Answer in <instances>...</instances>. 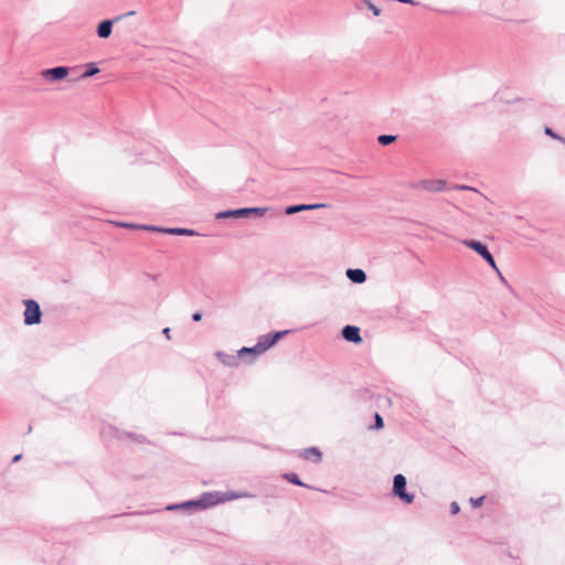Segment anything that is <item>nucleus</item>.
<instances>
[{"label":"nucleus","mask_w":565,"mask_h":565,"mask_svg":"<svg viewBox=\"0 0 565 565\" xmlns=\"http://www.w3.org/2000/svg\"><path fill=\"white\" fill-rule=\"evenodd\" d=\"M225 498L221 497L220 492H204L199 500H189L179 504H170L166 509L168 511L174 510H193V509H206L213 507L220 502H224Z\"/></svg>","instance_id":"1"},{"label":"nucleus","mask_w":565,"mask_h":565,"mask_svg":"<svg viewBox=\"0 0 565 565\" xmlns=\"http://www.w3.org/2000/svg\"><path fill=\"white\" fill-rule=\"evenodd\" d=\"M461 243L475 250L478 255H480L486 263L491 266L495 271L499 273V268L497 267L495 260L492 254L489 252L487 245L476 239H462Z\"/></svg>","instance_id":"2"},{"label":"nucleus","mask_w":565,"mask_h":565,"mask_svg":"<svg viewBox=\"0 0 565 565\" xmlns=\"http://www.w3.org/2000/svg\"><path fill=\"white\" fill-rule=\"evenodd\" d=\"M406 486L407 480L405 476H403L402 473H397L394 476L392 490L393 494L403 502L411 504L414 501L415 495L406 491Z\"/></svg>","instance_id":"3"},{"label":"nucleus","mask_w":565,"mask_h":565,"mask_svg":"<svg viewBox=\"0 0 565 565\" xmlns=\"http://www.w3.org/2000/svg\"><path fill=\"white\" fill-rule=\"evenodd\" d=\"M23 303L25 306V310L23 313L24 323L26 326L39 324L42 319V311L40 305L33 299L24 300Z\"/></svg>","instance_id":"4"},{"label":"nucleus","mask_w":565,"mask_h":565,"mask_svg":"<svg viewBox=\"0 0 565 565\" xmlns=\"http://www.w3.org/2000/svg\"><path fill=\"white\" fill-rule=\"evenodd\" d=\"M289 333V330L277 331L274 333H266L258 338L257 349L262 352H266L269 348L276 344L284 335Z\"/></svg>","instance_id":"5"},{"label":"nucleus","mask_w":565,"mask_h":565,"mask_svg":"<svg viewBox=\"0 0 565 565\" xmlns=\"http://www.w3.org/2000/svg\"><path fill=\"white\" fill-rule=\"evenodd\" d=\"M414 189H422L428 192H443L446 190V181L444 180H422L412 184Z\"/></svg>","instance_id":"6"},{"label":"nucleus","mask_w":565,"mask_h":565,"mask_svg":"<svg viewBox=\"0 0 565 565\" xmlns=\"http://www.w3.org/2000/svg\"><path fill=\"white\" fill-rule=\"evenodd\" d=\"M68 74V68L66 66H56L52 68H46L41 72V76L49 82H57L65 78Z\"/></svg>","instance_id":"7"},{"label":"nucleus","mask_w":565,"mask_h":565,"mask_svg":"<svg viewBox=\"0 0 565 565\" xmlns=\"http://www.w3.org/2000/svg\"><path fill=\"white\" fill-rule=\"evenodd\" d=\"M145 228H146L147 231L160 232V233H168V234H173V235H186V236H192V235H195V234H196L193 230L182 228V227H170V228H166V227H157V226H145Z\"/></svg>","instance_id":"8"},{"label":"nucleus","mask_w":565,"mask_h":565,"mask_svg":"<svg viewBox=\"0 0 565 565\" xmlns=\"http://www.w3.org/2000/svg\"><path fill=\"white\" fill-rule=\"evenodd\" d=\"M121 17H117L114 20L107 19L102 21L97 26V35L102 39H107L110 36L113 31V25L116 21H119Z\"/></svg>","instance_id":"9"},{"label":"nucleus","mask_w":565,"mask_h":565,"mask_svg":"<svg viewBox=\"0 0 565 565\" xmlns=\"http://www.w3.org/2000/svg\"><path fill=\"white\" fill-rule=\"evenodd\" d=\"M342 337L349 341V342H353V343H360L362 342V338L360 335V328L355 327V326H345L343 329H342Z\"/></svg>","instance_id":"10"},{"label":"nucleus","mask_w":565,"mask_h":565,"mask_svg":"<svg viewBox=\"0 0 565 565\" xmlns=\"http://www.w3.org/2000/svg\"><path fill=\"white\" fill-rule=\"evenodd\" d=\"M327 205L323 203H316V204H297V205H289L286 207L285 213L288 215L302 212V211H312L321 207H326Z\"/></svg>","instance_id":"11"},{"label":"nucleus","mask_w":565,"mask_h":565,"mask_svg":"<svg viewBox=\"0 0 565 565\" xmlns=\"http://www.w3.org/2000/svg\"><path fill=\"white\" fill-rule=\"evenodd\" d=\"M347 277L354 284H363L366 280V274L360 268H350L347 270Z\"/></svg>","instance_id":"12"},{"label":"nucleus","mask_w":565,"mask_h":565,"mask_svg":"<svg viewBox=\"0 0 565 565\" xmlns=\"http://www.w3.org/2000/svg\"><path fill=\"white\" fill-rule=\"evenodd\" d=\"M245 210L246 207L222 211L216 214V218L245 217L247 216V212Z\"/></svg>","instance_id":"13"},{"label":"nucleus","mask_w":565,"mask_h":565,"mask_svg":"<svg viewBox=\"0 0 565 565\" xmlns=\"http://www.w3.org/2000/svg\"><path fill=\"white\" fill-rule=\"evenodd\" d=\"M302 457L306 460H313L315 462H320L322 459V454L318 448L310 447L303 450Z\"/></svg>","instance_id":"14"},{"label":"nucleus","mask_w":565,"mask_h":565,"mask_svg":"<svg viewBox=\"0 0 565 565\" xmlns=\"http://www.w3.org/2000/svg\"><path fill=\"white\" fill-rule=\"evenodd\" d=\"M216 358L224 364V365H227V366H236L237 365V360H238V355H232V354H226L224 352H216Z\"/></svg>","instance_id":"15"},{"label":"nucleus","mask_w":565,"mask_h":565,"mask_svg":"<svg viewBox=\"0 0 565 565\" xmlns=\"http://www.w3.org/2000/svg\"><path fill=\"white\" fill-rule=\"evenodd\" d=\"M238 356H244L245 354H254L255 356H258L262 354V352L257 349V343L254 347L247 348L244 347L237 351Z\"/></svg>","instance_id":"16"},{"label":"nucleus","mask_w":565,"mask_h":565,"mask_svg":"<svg viewBox=\"0 0 565 565\" xmlns=\"http://www.w3.org/2000/svg\"><path fill=\"white\" fill-rule=\"evenodd\" d=\"M284 478H285L286 480H288V481H289L290 483H292V484H296V486H299V487H307V488H309V486L305 484V483L299 479L298 475H297V473H295V472L285 473V475H284Z\"/></svg>","instance_id":"17"},{"label":"nucleus","mask_w":565,"mask_h":565,"mask_svg":"<svg viewBox=\"0 0 565 565\" xmlns=\"http://www.w3.org/2000/svg\"><path fill=\"white\" fill-rule=\"evenodd\" d=\"M86 71L82 74V78H88L96 75L99 72V68L95 65V63H89L86 65Z\"/></svg>","instance_id":"18"},{"label":"nucleus","mask_w":565,"mask_h":565,"mask_svg":"<svg viewBox=\"0 0 565 565\" xmlns=\"http://www.w3.org/2000/svg\"><path fill=\"white\" fill-rule=\"evenodd\" d=\"M377 140L382 146H388L396 140V136L381 135V136H379Z\"/></svg>","instance_id":"19"},{"label":"nucleus","mask_w":565,"mask_h":565,"mask_svg":"<svg viewBox=\"0 0 565 565\" xmlns=\"http://www.w3.org/2000/svg\"><path fill=\"white\" fill-rule=\"evenodd\" d=\"M247 216L250 214H255L257 216H264L268 211V207H246Z\"/></svg>","instance_id":"20"},{"label":"nucleus","mask_w":565,"mask_h":565,"mask_svg":"<svg viewBox=\"0 0 565 565\" xmlns=\"http://www.w3.org/2000/svg\"><path fill=\"white\" fill-rule=\"evenodd\" d=\"M374 418H375L374 428H376V429L383 428L384 422H383L382 416L376 413Z\"/></svg>","instance_id":"21"},{"label":"nucleus","mask_w":565,"mask_h":565,"mask_svg":"<svg viewBox=\"0 0 565 565\" xmlns=\"http://www.w3.org/2000/svg\"><path fill=\"white\" fill-rule=\"evenodd\" d=\"M365 2H366V4H367L369 9H370V10H372V12H373V14H374V15H376V17H377V15H380V14H381V10H380V8H377L375 4H373V3H372L371 1H369V0H365Z\"/></svg>","instance_id":"22"},{"label":"nucleus","mask_w":565,"mask_h":565,"mask_svg":"<svg viewBox=\"0 0 565 565\" xmlns=\"http://www.w3.org/2000/svg\"><path fill=\"white\" fill-rule=\"evenodd\" d=\"M483 497H480V498H477V499H470V502L472 504L473 508H479L482 505L483 503Z\"/></svg>","instance_id":"23"},{"label":"nucleus","mask_w":565,"mask_h":565,"mask_svg":"<svg viewBox=\"0 0 565 565\" xmlns=\"http://www.w3.org/2000/svg\"><path fill=\"white\" fill-rule=\"evenodd\" d=\"M454 189L456 190H461V191H475L477 192V189L472 188V186H469V185H455Z\"/></svg>","instance_id":"24"},{"label":"nucleus","mask_w":565,"mask_h":565,"mask_svg":"<svg viewBox=\"0 0 565 565\" xmlns=\"http://www.w3.org/2000/svg\"><path fill=\"white\" fill-rule=\"evenodd\" d=\"M460 511V507L457 502H452L450 504V512L451 514H457Z\"/></svg>","instance_id":"25"},{"label":"nucleus","mask_w":565,"mask_h":565,"mask_svg":"<svg viewBox=\"0 0 565 565\" xmlns=\"http://www.w3.org/2000/svg\"><path fill=\"white\" fill-rule=\"evenodd\" d=\"M120 225H121V226H124V227H127V228H143V230H146V228H145V226H146V225H143V226H139V225L131 224V223H122V224H120Z\"/></svg>","instance_id":"26"},{"label":"nucleus","mask_w":565,"mask_h":565,"mask_svg":"<svg viewBox=\"0 0 565 565\" xmlns=\"http://www.w3.org/2000/svg\"><path fill=\"white\" fill-rule=\"evenodd\" d=\"M545 134H546L547 136H551V137H553V138H555V139H559V140H561V137H558V136H557V135H556V134H555V132H554L550 127H546V128H545Z\"/></svg>","instance_id":"27"},{"label":"nucleus","mask_w":565,"mask_h":565,"mask_svg":"<svg viewBox=\"0 0 565 565\" xmlns=\"http://www.w3.org/2000/svg\"><path fill=\"white\" fill-rule=\"evenodd\" d=\"M192 319H193V321H195V322L201 321V319H202V313H201V312H194V313L192 315Z\"/></svg>","instance_id":"28"},{"label":"nucleus","mask_w":565,"mask_h":565,"mask_svg":"<svg viewBox=\"0 0 565 565\" xmlns=\"http://www.w3.org/2000/svg\"><path fill=\"white\" fill-rule=\"evenodd\" d=\"M395 1L403 3V4H412V6L416 4V2L414 0H395Z\"/></svg>","instance_id":"29"},{"label":"nucleus","mask_w":565,"mask_h":565,"mask_svg":"<svg viewBox=\"0 0 565 565\" xmlns=\"http://www.w3.org/2000/svg\"><path fill=\"white\" fill-rule=\"evenodd\" d=\"M170 331H171V330H170V328H168V327H167V328H164V329L162 330V333L164 334V337H166L168 340L170 339Z\"/></svg>","instance_id":"30"},{"label":"nucleus","mask_w":565,"mask_h":565,"mask_svg":"<svg viewBox=\"0 0 565 565\" xmlns=\"http://www.w3.org/2000/svg\"><path fill=\"white\" fill-rule=\"evenodd\" d=\"M243 497H246V494H235L233 493L231 497H228L227 499H237V498H243Z\"/></svg>","instance_id":"31"},{"label":"nucleus","mask_w":565,"mask_h":565,"mask_svg":"<svg viewBox=\"0 0 565 565\" xmlns=\"http://www.w3.org/2000/svg\"><path fill=\"white\" fill-rule=\"evenodd\" d=\"M135 14V11H129L127 13H125L124 15H120L121 18L124 17H132Z\"/></svg>","instance_id":"32"},{"label":"nucleus","mask_w":565,"mask_h":565,"mask_svg":"<svg viewBox=\"0 0 565 565\" xmlns=\"http://www.w3.org/2000/svg\"><path fill=\"white\" fill-rule=\"evenodd\" d=\"M22 455H17L13 457V462H17L21 459Z\"/></svg>","instance_id":"33"},{"label":"nucleus","mask_w":565,"mask_h":565,"mask_svg":"<svg viewBox=\"0 0 565 565\" xmlns=\"http://www.w3.org/2000/svg\"><path fill=\"white\" fill-rule=\"evenodd\" d=\"M561 140L565 143V138H561Z\"/></svg>","instance_id":"34"}]
</instances>
